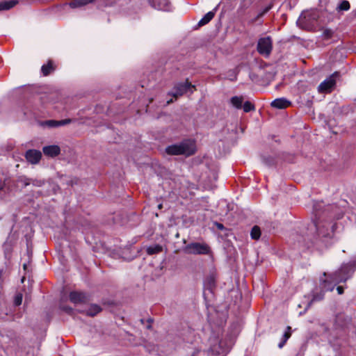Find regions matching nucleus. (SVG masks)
<instances>
[{"instance_id": "cd10ccee", "label": "nucleus", "mask_w": 356, "mask_h": 356, "mask_svg": "<svg viewBox=\"0 0 356 356\" xmlns=\"http://www.w3.org/2000/svg\"><path fill=\"white\" fill-rule=\"evenodd\" d=\"M334 34V31L330 29H325L323 31L322 37L325 40L330 39Z\"/></svg>"}, {"instance_id": "a878e982", "label": "nucleus", "mask_w": 356, "mask_h": 356, "mask_svg": "<svg viewBox=\"0 0 356 356\" xmlns=\"http://www.w3.org/2000/svg\"><path fill=\"white\" fill-rule=\"evenodd\" d=\"M262 162L268 167L273 165L275 163V159L271 156H265L262 157Z\"/></svg>"}, {"instance_id": "4be33fe9", "label": "nucleus", "mask_w": 356, "mask_h": 356, "mask_svg": "<svg viewBox=\"0 0 356 356\" xmlns=\"http://www.w3.org/2000/svg\"><path fill=\"white\" fill-rule=\"evenodd\" d=\"M350 3L346 0H343L337 6L336 10L338 12L347 11L350 9Z\"/></svg>"}, {"instance_id": "2f4dec72", "label": "nucleus", "mask_w": 356, "mask_h": 356, "mask_svg": "<svg viewBox=\"0 0 356 356\" xmlns=\"http://www.w3.org/2000/svg\"><path fill=\"white\" fill-rule=\"evenodd\" d=\"M71 122H72L71 119H65V120H57L58 127L67 125V124H70Z\"/></svg>"}, {"instance_id": "9d476101", "label": "nucleus", "mask_w": 356, "mask_h": 356, "mask_svg": "<svg viewBox=\"0 0 356 356\" xmlns=\"http://www.w3.org/2000/svg\"><path fill=\"white\" fill-rule=\"evenodd\" d=\"M69 298L70 301L74 304L85 303L88 300V296L80 291H72Z\"/></svg>"}, {"instance_id": "f704fd0d", "label": "nucleus", "mask_w": 356, "mask_h": 356, "mask_svg": "<svg viewBox=\"0 0 356 356\" xmlns=\"http://www.w3.org/2000/svg\"><path fill=\"white\" fill-rule=\"evenodd\" d=\"M216 225L217 228L220 229V230H222L224 229V226L221 223L216 222Z\"/></svg>"}, {"instance_id": "bb28decb", "label": "nucleus", "mask_w": 356, "mask_h": 356, "mask_svg": "<svg viewBox=\"0 0 356 356\" xmlns=\"http://www.w3.org/2000/svg\"><path fill=\"white\" fill-rule=\"evenodd\" d=\"M323 298H324V292L323 291H321L320 292L313 294V297H312L311 302H313L321 301Z\"/></svg>"}, {"instance_id": "79ce46f5", "label": "nucleus", "mask_w": 356, "mask_h": 356, "mask_svg": "<svg viewBox=\"0 0 356 356\" xmlns=\"http://www.w3.org/2000/svg\"><path fill=\"white\" fill-rule=\"evenodd\" d=\"M26 268V265L24 264V268L25 269Z\"/></svg>"}, {"instance_id": "9b49d317", "label": "nucleus", "mask_w": 356, "mask_h": 356, "mask_svg": "<svg viewBox=\"0 0 356 356\" xmlns=\"http://www.w3.org/2000/svg\"><path fill=\"white\" fill-rule=\"evenodd\" d=\"M211 341V349L213 352L217 354H223L227 351L229 347L222 340L213 341V339H210Z\"/></svg>"}, {"instance_id": "473e14b6", "label": "nucleus", "mask_w": 356, "mask_h": 356, "mask_svg": "<svg viewBox=\"0 0 356 356\" xmlns=\"http://www.w3.org/2000/svg\"><path fill=\"white\" fill-rule=\"evenodd\" d=\"M270 8H271V6H267V7H266V8L263 10V11H262V12H261V13L258 15L257 17H262L263 15H264L266 13H268V12L270 10Z\"/></svg>"}, {"instance_id": "f3484780", "label": "nucleus", "mask_w": 356, "mask_h": 356, "mask_svg": "<svg viewBox=\"0 0 356 356\" xmlns=\"http://www.w3.org/2000/svg\"><path fill=\"white\" fill-rule=\"evenodd\" d=\"M291 327L290 326H287L286 328V330L282 336V340L278 344L279 348H282L284 347V346L286 343L287 340L291 337Z\"/></svg>"}, {"instance_id": "f8f14e48", "label": "nucleus", "mask_w": 356, "mask_h": 356, "mask_svg": "<svg viewBox=\"0 0 356 356\" xmlns=\"http://www.w3.org/2000/svg\"><path fill=\"white\" fill-rule=\"evenodd\" d=\"M42 151L44 155L49 157H55L60 153V148L56 145H48L43 147Z\"/></svg>"}, {"instance_id": "7c9ffc66", "label": "nucleus", "mask_w": 356, "mask_h": 356, "mask_svg": "<svg viewBox=\"0 0 356 356\" xmlns=\"http://www.w3.org/2000/svg\"><path fill=\"white\" fill-rule=\"evenodd\" d=\"M60 308L61 310H63V312L68 314H72L73 313V309L69 306L60 305Z\"/></svg>"}, {"instance_id": "6e6552de", "label": "nucleus", "mask_w": 356, "mask_h": 356, "mask_svg": "<svg viewBox=\"0 0 356 356\" xmlns=\"http://www.w3.org/2000/svg\"><path fill=\"white\" fill-rule=\"evenodd\" d=\"M149 5L157 10L170 11L171 5L168 0H149Z\"/></svg>"}, {"instance_id": "2eb2a0df", "label": "nucleus", "mask_w": 356, "mask_h": 356, "mask_svg": "<svg viewBox=\"0 0 356 356\" xmlns=\"http://www.w3.org/2000/svg\"><path fill=\"white\" fill-rule=\"evenodd\" d=\"M216 8L211 11L208 12L199 21L198 26H202L208 24L215 16Z\"/></svg>"}, {"instance_id": "ea45409f", "label": "nucleus", "mask_w": 356, "mask_h": 356, "mask_svg": "<svg viewBox=\"0 0 356 356\" xmlns=\"http://www.w3.org/2000/svg\"><path fill=\"white\" fill-rule=\"evenodd\" d=\"M171 102H172V99H170V100H169V101H168V102H167V103H168V104H170Z\"/></svg>"}, {"instance_id": "aec40b11", "label": "nucleus", "mask_w": 356, "mask_h": 356, "mask_svg": "<svg viewBox=\"0 0 356 356\" xmlns=\"http://www.w3.org/2000/svg\"><path fill=\"white\" fill-rule=\"evenodd\" d=\"M317 17H318V16L315 12L306 13L302 14V15L299 18L298 22L303 23L305 21H307V19L309 20L310 18L316 20L317 19Z\"/></svg>"}, {"instance_id": "c9c22d12", "label": "nucleus", "mask_w": 356, "mask_h": 356, "mask_svg": "<svg viewBox=\"0 0 356 356\" xmlns=\"http://www.w3.org/2000/svg\"><path fill=\"white\" fill-rule=\"evenodd\" d=\"M5 186V181L3 179H0V191Z\"/></svg>"}, {"instance_id": "c85d7f7f", "label": "nucleus", "mask_w": 356, "mask_h": 356, "mask_svg": "<svg viewBox=\"0 0 356 356\" xmlns=\"http://www.w3.org/2000/svg\"><path fill=\"white\" fill-rule=\"evenodd\" d=\"M43 124L46 125L50 128H54V127H58L57 120H47L43 123Z\"/></svg>"}, {"instance_id": "5701e85b", "label": "nucleus", "mask_w": 356, "mask_h": 356, "mask_svg": "<svg viewBox=\"0 0 356 356\" xmlns=\"http://www.w3.org/2000/svg\"><path fill=\"white\" fill-rule=\"evenodd\" d=\"M251 238L254 240H258L261 236V229L257 225H254L250 232Z\"/></svg>"}, {"instance_id": "39448f33", "label": "nucleus", "mask_w": 356, "mask_h": 356, "mask_svg": "<svg viewBox=\"0 0 356 356\" xmlns=\"http://www.w3.org/2000/svg\"><path fill=\"white\" fill-rule=\"evenodd\" d=\"M257 49L261 55L265 57L269 56L273 49L272 38L270 36L259 38Z\"/></svg>"}, {"instance_id": "423d86ee", "label": "nucleus", "mask_w": 356, "mask_h": 356, "mask_svg": "<svg viewBox=\"0 0 356 356\" xmlns=\"http://www.w3.org/2000/svg\"><path fill=\"white\" fill-rule=\"evenodd\" d=\"M338 72H334L325 79L318 86V91L321 93L330 92L336 84V77L338 76Z\"/></svg>"}, {"instance_id": "a211bd4d", "label": "nucleus", "mask_w": 356, "mask_h": 356, "mask_svg": "<svg viewBox=\"0 0 356 356\" xmlns=\"http://www.w3.org/2000/svg\"><path fill=\"white\" fill-rule=\"evenodd\" d=\"M18 1L17 0H9L0 2V11L8 10L13 8Z\"/></svg>"}, {"instance_id": "6ab92c4d", "label": "nucleus", "mask_w": 356, "mask_h": 356, "mask_svg": "<svg viewBox=\"0 0 356 356\" xmlns=\"http://www.w3.org/2000/svg\"><path fill=\"white\" fill-rule=\"evenodd\" d=\"M243 102V97L242 96H234L230 99V103L237 109L242 108Z\"/></svg>"}, {"instance_id": "f257e3e1", "label": "nucleus", "mask_w": 356, "mask_h": 356, "mask_svg": "<svg viewBox=\"0 0 356 356\" xmlns=\"http://www.w3.org/2000/svg\"><path fill=\"white\" fill-rule=\"evenodd\" d=\"M313 211L316 218L314 221L316 228L318 227V220L323 215L327 216L330 219H339L342 218L343 213V211L336 204L325 206L323 202H314Z\"/></svg>"}, {"instance_id": "4468645a", "label": "nucleus", "mask_w": 356, "mask_h": 356, "mask_svg": "<svg viewBox=\"0 0 356 356\" xmlns=\"http://www.w3.org/2000/svg\"><path fill=\"white\" fill-rule=\"evenodd\" d=\"M291 104V102L285 98H278L273 100L270 105L272 107L282 109L288 107Z\"/></svg>"}, {"instance_id": "412c9836", "label": "nucleus", "mask_w": 356, "mask_h": 356, "mask_svg": "<svg viewBox=\"0 0 356 356\" xmlns=\"http://www.w3.org/2000/svg\"><path fill=\"white\" fill-rule=\"evenodd\" d=\"M162 246L160 245H154L147 248V253L149 255L159 253L162 251Z\"/></svg>"}, {"instance_id": "0eeeda50", "label": "nucleus", "mask_w": 356, "mask_h": 356, "mask_svg": "<svg viewBox=\"0 0 356 356\" xmlns=\"http://www.w3.org/2000/svg\"><path fill=\"white\" fill-rule=\"evenodd\" d=\"M195 88L191 83L186 81L184 83H179L176 84L170 94L175 98L183 95L188 92L191 88Z\"/></svg>"}, {"instance_id": "f03ea898", "label": "nucleus", "mask_w": 356, "mask_h": 356, "mask_svg": "<svg viewBox=\"0 0 356 356\" xmlns=\"http://www.w3.org/2000/svg\"><path fill=\"white\" fill-rule=\"evenodd\" d=\"M196 152L195 143L192 140H185L179 144L169 145L165 152L169 155H185L189 156Z\"/></svg>"}, {"instance_id": "c756f323", "label": "nucleus", "mask_w": 356, "mask_h": 356, "mask_svg": "<svg viewBox=\"0 0 356 356\" xmlns=\"http://www.w3.org/2000/svg\"><path fill=\"white\" fill-rule=\"evenodd\" d=\"M22 293H17L14 299V304L16 306H19L22 304Z\"/></svg>"}, {"instance_id": "b1692460", "label": "nucleus", "mask_w": 356, "mask_h": 356, "mask_svg": "<svg viewBox=\"0 0 356 356\" xmlns=\"http://www.w3.org/2000/svg\"><path fill=\"white\" fill-rule=\"evenodd\" d=\"M52 63L49 61L47 65H43L41 71L44 76H47L53 70Z\"/></svg>"}, {"instance_id": "a19ab883", "label": "nucleus", "mask_w": 356, "mask_h": 356, "mask_svg": "<svg viewBox=\"0 0 356 356\" xmlns=\"http://www.w3.org/2000/svg\"><path fill=\"white\" fill-rule=\"evenodd\" d=\"M327 290L332 291V290H333V287H331V288H330V289H327Z\"/></svg>"}, {"instance_id": "7ed1b4c3", "label": "nucleus", "mask_w": 356, "mask_h": 356, "mask_svg": "<svg viewBox=\"0 0 356 356\" xmlns=\"http://www.w3.org/2000/svg\"><path fill=\"white\" fill-rule=\"evenodd\" d=\"M355 270L356 261H350L347 264H343L341 268L332 275V280L337 284L344 282L352 276Z\"/></svg>"}, {"instance_id": "ddd939ff", "label": "nucleus", "mask_w": 356, "mask_h": 356, "mask_svg": "<svg viewBox=\"0 0 356 356\" xmlns=\"http://www.w3.org/2000/svg\"><path fill=\"white\" fill-rule=\"evenodd\" d=\"M96 0H72L67 3L71 8L76 9L83 7L89 3L95 2Z\"/></svg>"}, {"instance_id": "4c0bfd02", "label": "nucleus", "mask_w": 356, "mask_h": 356, "mask_svg": "<svg viewBox=\"0 0 356 356\" xmlns=\"http://www.w3.org/2000/svg\"><path fill=\"white\" fill-rule=\"evenodd\" d=\"M202 200L207 202V198L206 197H202Z\"/></svg>"}, {"instance_id": "58836bf2", "label": "nucleus", "mask_w": 356, "mask_h": 356, "mask_svg": "<svg viewBox=\"0 0 356 356\" xmlns=\"http://www.w3.org/2000/svg\"><path fill=\"white\" fill-rule=\"evenodd\" d=\"M158 208L161 209L162 208V204H159Z\"/></svg>"}, {"instance_id": "72a5a7b5", "label": "nucleus", "mask_w": 356, "mask_h": 356, "mask_svg": "<svg viewBox=\"0 0 356 356\" xmlns=\"http://www.w3.org/2000/svg\"><path fill=\"white\" fill-rule=\"evenodd\" d=\"M337 291L339 295H341L343 293V286H339L337 288Z\"/></svg>"}, {"instance_id": "1a4fd4ad", "label": "nucleus", "mask_w": 356, "mask_h": 356, "mask_svg": "<svg viewBox=\"0 0 356 356\" xmlns=\"http://www.w3.org/2000/svg\"><path fill=\"white\" fill-rule=\"evenodd\" d=\"M25 158L29 163L36 164L40 161L42 153L37 149H29L25 153Z\"/></svg>"}, {"instance_id": "dca6fc26", "label": "nucleus", "mask_w": 356, "mask_h": 356, "mask_svg": "<svg viewBox=\"0 0 356 356\" xmlns=\"http://www.w3.org/2000/svg\"><path fill=\"white\" fill-rule=\"evenodd\" d=\"M101 311L102 308L99 305H92L89 307V308L87 310H86L85 312L83 311L82 312L89 316H95Z\"/></svg>"}, {"instance_id": "20e7f679", "label": "nucleus", "mask_w": 356, "mask_h": 356, "mask_svg": "<svg viewBox=\"0 0 356 356\" xmlns=\"http://www.w3.org/2000/svg\"><path fill=\"white\" fill-rule=\"evenodd\" d=\"M184 252L193 254H208L210 247L204 243H191L184 248Z\"/></svg>"}, {"instance_id": "393cba45", "label": "nucleus", "mask_w": 356, "mask_h": 356, "mask_svg": "<svg viewBox=\"0 0 356 356\" xmlns=\"http://www.w3.org/2000/svg\"><path fill=\"white\" fill-rule=\"evenodd\" d=\"M242 108L245 113H248L255 110L254 105L249 101H246L242 106Z\"/></svg>"}, {"instance_id": "e433bc0d", "label": "nucleus", "mask_w": 356, "mask_h": 356, "mask_svg": "<svg viewBox=\"0 0 356 356\" xmlns=\"http://www.w3.org/2000/svg\"><path fill=\"white\" fill-rule=\"evenodd\" d=\"M199 353V350L195 351L191 356H197V355Z\"/></svg>"}]
</instances>
